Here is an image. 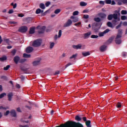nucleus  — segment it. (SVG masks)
Segmentation results:
<instances>
[{
    "instance_id": "f257e3e1",
    "label": "nucleus",
    "mask_w": 127,
    "mask_h": 127,
    "mask_svg": "<svg viewBox=\"0 0 127 127\" xmlns=\"http://www.w3.org/2000/svg\"><path fill=\"white\" fill-rule=\"evenodd\" d=\"M41 43H42V40L41 39H37L34 41L32 46L33 47H39L41 45Z\"/></svg>"
},
{
    "instance_id": "f03ea898",
    "label": "nucleus",
    "mask_w": 127,
    "mask_h": 127,
    "mask_svg": "<svg viewBox=\"0 0 127 127\" xmlns=\"http://www.w3.org/2000/svg\"><path fill=\"white\" fill-rule=\"evenodd\" d=\"M114 18V19H118V14L114 13L108 15L107 17V19L108 20H112Z\"/></svg>"
},
{
    "instance_id": "7ed1b4c3",
    "label": "nucleus",
    "mask_w": 127,
    "mask_h": 127,
    "mask_svg": "<svg viewBox=\"0 0 127 127\" xmlns=\"http://www.w3.org/2000/svg\"><path fill=\"white\" fill-rule=\"evenodd\" d=\"M28 28L26 26H23L19 28L18 30L19 32H21V33H24L27 31Z\"/></svg>"
},
{
    "instance_id": "20e7f679",
    "label": "nucleus",
    "mask_w": 127,
    "mask_h": 127,
    "mask_svg": "<svg viewBox=\"0 0 127 127\" xmlns=\"http://www.w3.org/2000/svg\"><path fill=\"white\" fill-rule=\"evenodd\" d=\"M115 43L118 45L121 44L122 43V37L117 36L115 38Z\"/></svg>"
},
{
    "instance_id": "39448f33",
    "label": "nucleus",
    "mask_w": 127,
    "mask_h": 127,
    "mask_svg": "<svg viewBox=\"0 0 127 127\" xmlns=\"http://www.w3.org/2000/svg\"><path fill=\"white\" fill-rule=\"evenodd\" d=\"M101 20H104L107 17V14L104 12H100L98 14Z\"/></svg>"
},
{
    "instance_id": "423d86ee",
    "label": "nucleus",
    "mask_w": 127,
    "mask_h": 127,
    "mask_svg": "<svg viewBox=\"0 0 127 127\" xmlns=\"http://www.w3.org/2000/svg\"><path fill=\"white\" fill-rule=\"evenodd\" d=\"M26 61V59H20L19 57L16 56V64L19 62V63H24V62H25Z\"/></svg>"
},
{
    "instance_id": "0eeeda50",
    "label": "nucleus",
    "mask_w": 127,
    "mask_h": 127,
    "mask_svg": "<svg viewBox=\"0 0 127 127\" xmlns=\"http://www.w3.org/2000/svg\"><path fill=\"white\" fill-rule=\"evenodd\" d=\"M70 25H72V21L71 19H68L67 21L64 24V27H69V26H70Z\"/></svg>"
},
{
    "instance_id": "6e6552de",
    "label": "nucleus",
    "mask_w": 127,
    "mask_h": 127,
    "mask_svg": "<svg viewBox=\"0 0 127 127\" xmlns=\"http://www.w3.org/2000/svg\"><path fill=\"white\" fill-rule=\"evenodd\" d=\"M46 29V27H45V26L41 27L40 28V30L38 31L39 34H42L44 33V31H45Z\"/></svg>"
},
{
    "instance_id": "1a4fd4ad",
    "label": "nucleus",
    "mask_w": 127,
    "mask_h": 127,
    "mask_svg": "<svg viewBox=\"0 0 127 127\" xmlns=\"http://www.w3.org/2000/svg\"><path fill=\"white\" fill-rule=\"evenodd\" d=\"M110 29H107L105 31H104L103 32H100L99 33V36L100 37H102L105 35L106 33H108V32H109Z\"/></svg>"
},
{
    "instance_id": "9d476101",
    "label": "nucleus",
    "mask_w": 127,
    "mask_h": 127,
    "mask_svg": "<svg viewBox=\"0 0 127 127\" xmlns=\"http://www.w3.org/2000/svg\"><path fill=\"white\" fill-rule=\"evenodd\" d=\"M33 51V48L32 47L29 46L26 49V53H31Z\"/></svg>"
},
{
    "instance_id": "9b49d317",
    "label": "nucleus",
    "mask_w": 127,
    "mask_h": 127,
    "mask_svg": "<svg viewBox=\"0 0 127 127\" xmlns=\"http://www.w3.org/2000/svg\"><path fill=\"white\" fill-rule=\"evenodd\" d=\"M10 116L11 117H13V118H15L16 117V112L14 110H11L10 111Z\"/></svg>"
},
{
    "instance_id": "f8f14e48",
    "label": "nucleus",
    "mask_w": 127,
    "mask_h": 127,
    "mask_svg": "<svg viewBox=\"0 0 127 127\" xmlns=\"http://www.w3.org/2000/svg\"><path fill=\"white\" fill-rule=\"evenodd\" d=\"M72 48L74 49H81L82 48V45L79 44L77 45H72Z\"/></svg>"
},
{
    "instance_id": "ddd939ff",
    "label": "nucleus",
    "mask_w": 127,
    "mask_h": 127,
    "mask_svg": "<svg viewBox=\"0 0 127 127\" xmlns=\"http://www.w3.org/2000/svg\"><path fill=\"white\" fill-rule=\"evenodd\" d=\"M107 50V46L104 45L100 47V51L101 52H104V51H106Z\"/></svg>"
},
{
    "instance_id": "4468645a",
    "label": "nucleus",
    "mask_w": 127,
    "mask_h": 127,
    "mask_svg": "<svg viewBox=\"0 0 127 127\" xmlns=\"http://www.w3.org/2000/svg\"><path fill=\"white\" fill-rule=\"evenodd\" d=\"M20 69L22 71H23L24 72V74H27L28 72H27V70H28V68L25 67V66H20Z\"/></svg>"
},
{
    "instance_id": "2eb2a0df",
    "label": "nucleus",
    "mask_w": 127,
    "mask_h": 127,
    "mask_svg": "<svg viewBox=\"0 0 127 127\" xmlns=\"http://www.w3.org/2000/svg\"><path fill=\"white\" fill-rule=\"evenodd\" d=\"M92 26L95 32H98V31H99V29L95 28V26H98V23H94L92 24Z\"/></svg>"
},
{
    "instance_id": "dca6fc26",
    "label": "nucleus",
    "mask_w": 127,
    "mask_h": 127,
    "mask_svg": "<svg viewBox=\"0 0 127 127\" xmlns=\"http://www.w3.org/2000/svg\"><path fill=\"white\" fill-rule=\"evenodd\" d=\"M35 32V27H33L30 28V30L29 31V34H33Z\"/></svg>"
},
{
    "instance_id": "f3484780",
    "label": "nucleus",
    "mask_w": 127,
    "mask_h": 127,
    "mask_svg": "<svg viewBox=\"0 0 127 127\" xmlns=\"http://www.w3.org/2000/svg\"><path fill=\"white\" fill-rule=\"evenodd\" d=\"M90 35H91V32H88L84 34L83 38L84 39H87V38H89V37H90Z\"/></svg>"
},
{
    "instance_id": "a211bd4d",
    "label": "nucleus",
    "mask_w": 127,
    "mask_h": 127,
    "mask_svg": "<svg viewBox=\"0 0 127 127\" xmlns=\"http://www.w3.org/2000/svg\"><path fill=\"white\" fill-rule=\"evenodd\" d=\"M114 39H115V36H113L111 37L107 41V44H111L112 42H113V41L114 40Z\"/></svg>"
},
{
    "instance_id": "6ab92c4d",
    "label": "nucleus",
    "mask_w": 127,
    "mask_h": 127,
    "mask_svg": "<svg viewBox=\"0 0 127 127\" xmlns=\"http://www.w3.org/2000/svg\"><path fill=\"white\" fill-rule=\"evenodd\" d=\"M122 35H123V30H122V29H120L118 30V33L117 36H119L120 37H122Z\"/></svg>"
},
{
    "instance_id": "aec40b11",
    "label": "nucleus",
    "mask_w": 127,
    "mask_h": 127,
    "mask_svg": "<svg viewBox=\"0 0 127 127\" xmlns=\"http://www.w3.org/2000/svg\"><path fill=\"white\" fill-rule=\"evenodd\" d=\"M40 64V61H35L33 62V66H37Z\"/></svg>"
},
{
    "instance_id": "412c9836",
    "label": "nucleus",
    "mask_w": 127,
    "mask_h": 127,
    "mask_svg": "<svg viewBox=\"0 0 127 127\" xmlns=\"http://www.w3.org/2000/svg\"><path fill=\"white\" fill-rule=\"evenodd\" d=\"M85 125L87 126V127H92L91 126V121L88 120L85 122Z\"/></svg>"
},
{
    "instance_id": "4be33fe9",
    "label": "nucleus",
    "mask_w": 127,
    "mask_h": 127,
    "mask_svg": "<svg viewBox=\"0 0 127 127\" xmlns=\"http://www.w3.org/2000/svg\"><path fill=\"white\" fill-rule=\"evenodd\" d=\"M94 20L96 22H101L102 20L100 17H96L94 18Z\"/></svg>"
},
{
    "instance_id": "5701e85b",
    "label": "nucleus",
    "mask_w": 127,
    "mask_h": 127,
    "mask_svg": "<svg viewBox=\"0 0 127 127\" xmlns=\"http://www.w3.org/2000/svg\"><path fill=\"white\" fill-rule=\"evenodd\" d=\"M82 54L84 57H86V56H89L90 55V52H82Z\"/></svg>"
},
{
    "instance_id": "b1692460",
    "label": "nucleus",
    "mask_w": 127,
    "mask_h": 127,
    "mask_svg": "<svg viewBox=\"0 0 127 127\" xmlns=\"http://www.w3.org/2000/svg\"><path fill=\"white\" fill-rule=\"evenodd\" d=\"M12 96H13V94H12V93H10L8 94V101H11V99H12Z\"/></svg>"
},
{
    "instance_id": "393cba45",
    "label": "nucleus",
    "mask_w": 127,
    "mask_h": 127,
    "mask_svg": "<svg viewBox=\"0 0 127 127\" xmlns=\"http://www.w3.org/2000/svg\"><path fill=\"white\" fill-rule=\"evenodd\" d=\"M23 57L24 58H30V57H31V55L24 53L23 55Z\"/></svg>"
},
{
    "instance_id": "a878e982",
    "label": "nucleus",
    "mask_w": 127,
    "mask_h": 127,
    "mask_svg": "<svg viewBox=\"0 0 127 127\" xmlns=\"http://www.w3.org/2000/svg\"><path fill=\"white\" fill-rule=\"evenodd\" d=\"M6 59H7L6 56H3L1 58H0V61L1 62H3V61H5Z\"/></svg>"
},
{
    "instance_id": "bb28decb",
    "label": "nucleus",
    "mask_w": 127,
    "mask_h": 127,
    "mask_svg": "<svg viewBox=\"0 0 127 127\" xmlns=\"http://www.w3.org/2000/svg\"><path fill=\"white\" fill-rule=\"evenodd\" d=\"M54 45H55V43H54V42H50V49H52V48H53V47H54Z\"/></svg>"
},
{
    "instance_id": "cd10ccee",
    "label": "nucleus",
    "mask_w": 127,
    "mask_h": 127,
    "mask_svg": "<svg viewBox=\"0 0 127 127\" xmlns=\"http://www.w3.org/2000/svg\"><path fill=\"white\" fill-rule=\"evenodd\" d=\"M75 120L76 121H77V122H80L82 120V119H81L80 118V116L77 115V116H75Z\"/></svg>"
},
{
    "instance_id": "c85d7f7f",
    "label": "nucleus",
    "mask_w": 127,
    "mask_h": 127,
    "mask_svg": "<svg viewBox=\"0 0 127 127\" xmlns=\"http://www.w3.org/2000/svg\"><path fill=\"white\" fill-rule=\"evenodd\" d=\"M80 5L81 6H86V5H87V3L84 1H81L80 2Z\"/></svg>"
},
{
    "instance_id": "c756f323",
    "label": "nucleus",
    "mask_w": 127,
    "mask_h": 127,
    "mask_svg": "<svg viewBox=\"0 0 127 127\" xmlns=\"http://www.w3.org/2000/svg\"><path fill=\"white\" fill-rule=\"evenodd\" d=\"M107 26H108V27L113 28V24L112 23V22L110 21L107 22Z\"/></svg>"
},
{
    "instance_id": "7c9ffc66",
    "label": "nucleus",
    "mask_w": 127,
    "mask_h": 127,
    "mask_svg": "<svg viewBox=\"0 0 127 127\" xmlns=\"http://www.w3.org/2000/svg\"><path fill=\"white\" fill-rule=\"evenodd\" d=\"M40 8H42V9H45V5H44V3H41L40 4Z\"/></svg>"
},
{
    "instance_id": "2f4dec72",
    "label": "nucleus",
    "mask_w": 127,
    "mask_h": 127,
    "mask_svg": "<svg viewBox=\"0 0 127 127\" xmlns=\"http://www.w3.org/2000/svg\"><path fill=\"white\" fill-rule=\"evenodd\" d=\"M11 55L12 56H14L16 53V50L15 49H13L11 52Z\"/></svg>"
},
{
    "instance_id": "473e14b6",
    "label": "nucleus",
    "mask_w": 127,
    "mask_h": 127,
    "mask_svg": "<svg viewBox=\"0 0 127 127\" xmlns=\"http://www.w3.org/2000/svg\"><path fill=\"white\" fill-rule=\"evenodd\" d=\"M61 11V9H57L55 10V13L56 14H58V13H60Z\"/></svg>"
},
{
    "instance_id": "72a5a7b5",
    "label": "nucleus",
    "mask_w": 127,
    "mask_h": 127,
    "mask_svg": "<svg viewBox=\"0 0 127 127\" xmlns=\"http://www.w3.org/2000/svg\"><path fill=\"white\" fill-rule=\"evenodd\" d=\"M117 107L118 109H121V108H122V103L121 102H118L117 105Z\"/></svg>"
},
{
    "instance_id": "f704fd0d",
    "label": "nucleus",
    "mask_w": 127,
    "mask_h": 127,
    "mask_svg": "<svg viewBox=\"0 0 127 127\" xmlns=\"http://www.w3.org/2000/svg\"><path fill=\"white\" fill-rule=\"evenodd\" d=\"M77 56H78V54H75L74 55H73L72 56H71L69 58V59H73V58H76V57H77Z\"/></svg>"
},
{
    "instance_id": "c9c22d12",
    "label": "nucleus",
    "mask_w": 127,
    "mask_h": 127,
    "mask_svg": "<svg viewBox=\"0 0 127 127\" xmlns=\"http://www.w3.org/2000/svg\"><path fill=\"white\" fill-rule=\"evenodd\" d=\"M10 67V65H7L6 67H4L3 70H4L5 71H7V70H8V69H9Z\"/></svg>"
},
{
    "instance_id": "e433bc0d",
    "label": "nucleus",
    "mask_w": 127,
    "mask_h": 127,
    "mask_svg": "<svg viewBox=\"0 0 127 127\" xmlns=\"http://www.w3.org/2000/svg\"><path fill=\"white\" fill-rule=\"evenodd\" d=\"M121 14H122V15L127 14V10H122L121 11Z\"/></svg>"
},
{
    "instance_id": "4c0bfd02",
    "label": "nucleus",
    "mask_w": 127,
    "mask_h": 127,
    "mask_svg": "<svg viewBox=\"0 0 127 127\" xmlns=\"http://www.w3.org/2000/svg\"><path fill=\"white\" fill-rule=\"evenodd\" d=\"M40 13H41V10L40 8H38L36 10V14H39Z\"/></svg>"
},
{
    "instance_id": "58836bf2",
    "label": "nucleus",
    "mask_w": 127,
    "mask_h": 127,
    "mask_svg": "<svg viewBox=\"0 0 127 127\" xmlns=\"http://www.w3.org/2000/svg\"><path fill=\"white\" fill-rule=\"evenodd\" d=\"M62 35V30H60L59 31V35H58L59 38H60V37H61Z\"/></svg>"
},
{
    "instance_id": "ea45409f",
    "label": "nucleus",
    "mask_w": 127,
    "mask_h": 127,
    "mask_svg": "<svg viewBox=\"0 0 127 127\" xmlns=\"http://www.w3.org/2000/svg\"><path fill=\"white\" fill-rule=\"evenodd\" d=\"M105 2L107 4H111L112 3V0H106Z\"/></svg>"
},
{
    "instance_id": "a19ab883",
    "label": "nucleus",
    "mask_w": 127,
    "mask_h": 127,
    "mask_svg": "<svg viewBox=\"0 0 127 127\" xmlns=\"http://www.w3.org/2000/svg\"><path fill=\"white\" fill-rule=\"evenodd\" d=\"M6 95V94L5 93H3L0 95V99H2L3 97Z\"/></svg>"
},
{
    "instance_id": "79ce46f5",
    "label": "nucleus",
    "mask_w": 127,
    "mask_h": 127,
    "mask_svg": "<svg viewBox=\"0 0 127 127\" xmlns=\"http://www.w3.org/2000/svg\"><path fill=\"white\" fill-rule=\"evenodd\" d=\"M122 20H126L127 19V16L126 15H122L121 16Z\"/></svg>"
},
{
    "instance_id": "37998d69",
    "label": "nucleus",
    "mask_w": 127,
    "mask_h": 127,
    "mask_svg": "<svg viewBox=\"0 0 127 127\" xmlns=\"http://www.w3.org/2000/svg\"><path fill=\"white\" fill-rule=\"evenodd\" d=\"M73 22H77L78 21H79V19L78 18V17H75L74 19H73L72 20Z\"/></svg>"
},
{
    "instance_id": "c03bdc74",
    "label": "nucleus",
    "mask_w": 127,
    "mask_h": 127,
    "mask_svg": "<svg viewBox=\"0 0 127 127\" xmlns=\"http://www.w3.org/2000/svg\"><path fill=\"white\" fill-rule=\"evenodd\" d=\"M99 37V36L96 35H92L91 36V38H98Z\"/></svg>"
},
{
    "instance_id": "a18cd8bd",
    "label": "nucleus",
    "mask_w": 127,
    "mask_h": 127,
    "mask_svg": "<svg viewBox=\"0 0 127 127\" xmlns=\"http://www.w3.org/2000/svg\"><path fill=\"white\" fill-rule=\"evenodd\" d=\"M51 3V2H50V1H47V2H46L45 5L47 7H48V6L50 5Z\"/></svg>"
},
{
    "instance_id": "49530a36",
    "label": "nucleus",
    "mask_w": 127,
    "mask_h": 127,
    "mask_svg": "<svg viewBox=\"0 0 127 127\" xmlns=\"http://www.w3.org/2000/svg\"><path fill=\"white\" fill-rule=\"evenodd\" d=\"M79 14V11H75L73 12V15H78Z\"/></svg>"
},
{
    "instance_id": "de8ad7c7",
    "label": "nucleus",
    "mask_w": 127,
    "mask_h": 127,
    "mask_svg": "<svg viewBox=\"0 0 127 127\" xmlns=\"http://www.w3.org/2000/svg\"><path fill=\"white\" fill-rule=\"evenodd\" d=\"M11 5H12V6H13V8H15L16 7V3L14 4L13 2H12L11 3Z\"/></svg>"
},
{
    "instance_id": "09e8293b",
    "label": "nucleus",
    "mask_w": 127,
    "mask_h": 127,
    "mask_svg": "<svg viewBox=\"0 0 127 127\" xmlns=\"http://www.w3.org/2000/svg\"><path fill=\"white\" fill-rule=\"evenodd\" d=\"M9 114H10V112L8 110L6 111L4 114V116H8Z\"/></svg>"
},
{
    "instance_id": "8fccbe9b",
    "label": "nucleus",
    "mask_w": 127,
    "mask_h": 127,
    "mask_svg": "<svg viewBox=\"0 0 127 127\" xmlns=\"http://www.w3.org/2000/svg\"><path fill=\"white\" fill-rule=\"evenodd\" d=\"M83 18L85 19H88V18H89V15H84Z\"/></svg>"
},
{
    "instance_id": "3c124183",
    "label": "nucleus",
    "mask_w": 127,
    "mask_h": 127,
    "mask_svg": "<svg viewBox=\"0 0 127 127\" xmlns=\"http://www.w3.org/2000/svg\"><path fill=\"white\" fill-rule=\"evenodd\" d=\"M18 16L19 17H23V16H24V14H23V13H19L18 14Z\"/></svg>"
},
{
    "instance_id": "603ef678",
    "label": "nucleus",
    "mask_w": 127,
    "mask_h": 127,
    "mask_svg": "<svg viewBox=\"0 0 127 127\" xmlns=\"http://www.w3.org/2000/svg\"><path fill=\"white\" fill-rule=\"evenodd\" d=\"M21 88V86L19 84H16V89H20Z\"/></svg>"
},
{
    "instance_id": "864d4df0",
    "label": "nucleus",
    "mask_w": 127,
    "mask_h": 127,
    "mask_svg": "<svg viewBox=\"0 0 127 127\" xmlns=\"http://www.w3.org/2000/svg\"><path fill=\"white\" fill-rule=\"evenodd\" d=\"M8 13H9V14H11V13H13V9L9 10Z\"/></svg>"
},
{
    "instance_id": "5fc2aeb1",
    "label": "nucleus",
    "mask_w": 127,
    "mask_h": 127,
    "mask_svg": "<svg viewBox=\"0 0 127 127\" xmlns=\"http://www.w3.org/2000/svg\"><path fill=\"white\" fill-rule=\"evenodd\" d=\"M121 26H122V23H121L120 24H119L118 26H117L116 27V29H119V28H120V27H121Z\"/></svg>"
},
{
    "instance_id": "6e6d98bb",
    "label": "nucleus",
    "mask_w": 127,
    "mask_h": 127,
    "mask_svg": "<svg viewBox=\"0 0 127 127\" xmlns=\"http://www.w3.org/2000/svg\"><path fill=\"white\" fill-rule=\"evenodd\" d=\"M112 22L113 24H116L117 22V19H114V20H113Z\"/></svg>"
},
{
    "instance_id": "4d7b16f0",
    "label": "nucleus",
    "mask_w": 127,
    "mask_h": 127,
    "mask_svg": "<svg viewBox=\"0 0 127 127\" xmlns=\"http://www.w3.org/2000/svg\"><path fill=\"white\" fill-rule=\"evenodd\" d=\"M89 12V10L85 9L83 11V13H88Z\"/></svg>"
},
{
    "instance_id": "13d9d810",
    "label": "nucleus",
    "mask_w": 127,
    "mask_h": 127,
    "mask_svg": "<svg viewBox=\"0 0 127 127\" xmlns=\"http://www.w3.org/2000/svg\"><path fill=\"white\" fill-rule=\"evenodd\" d=\"M4 110L5 111H6V108L3 107L2 106L0 107V110Z\"/></svg>"
},
{
    "instance_id": "bf43d9fd",
    "label": "nucleus",
    "mask_w": 127,
    "mask_h": 127,
    "mask_svg": "<svg viewBox=\"0 0 127 127\" xmlns=\"http://www.w3.org/2000/svg\"><path fill=\"white\" fill-rule=\"evenodd\" d=\"M80 24H81V22H79L78 23H75L74 25L75 26H78V25H80Z\"/></svg>"
},
{
    "instance_id": "052dcab7",
    "label": "nucleus",
    "mask_w": 127,
    "mask_h": 127,
    "mask_svg": "<svg viewBox=\"0 0 127 127\" xmlns=\"http://www.w3.org/2000/svg\"><path fill=\"white\" fill-rule=\"evenodd\" d=\"M122 2L125 4H127V0H123Z\"/></svg>"
},
{
    "instance_id": "680f3d73",
    "label": "nucleus",
    "mask_w": 127,
    "mask_h": 127,
    "mask_svg": "<svg viewBox=\"0 0 127 127\" xmlns=\"http://www.w3.org/2000/svg\"><path fill=\"white\" fill-rule=\"evenodd\" d=\"M70 65H72L71 63H68L65 65V68H67V67H69V66H70Z\"/></svg>"
},
{
    "instance_id": "e2e57ef3",
    "label": "nucleus",
    "mask_w": 127,
    "mask_h": 127,
    "mask_svg": "<svg viewBox=\"0 0 127 127\" xmlns=\"http://www.w3.org/2000/svg\"><path fill=\"white\" fill-rule=\"evenodd\" d=\"M17 112H18L19 113H21V110H20V108H17L16 109Z\"/></svg>"
},
{
    "instance_id": "0e129e2a",
    "label": "nucleus",
    "mask_w": 127,
    "mask_h": 127,
    "mask_svg": "<svg viewBox=\"0 0 127 127\" xmlns=\"http://www.w3.org/2000/svg\"><path fill=\"white\" fill-rule=\"evenodd\" d=\"M99 3L100 4H105V2L104 1H102V0H100V1H99Z\"/></svg>"
},
{
    "instance_id": "69168bd1",
    "label": "nucleus",
    "mask_w": 127,
    "mask_h": 127,
    "mask_svg": "<svg viewBox=\"0 0 127 127\" xmlns=\"http://www.w3.org/2000/svg\"><path fill=\"white\" fill-rule=\"evenodd\" d=\"M19 127H29V126H28V125H24V126L20 125Z\"/></svg>"
},
{
    "instance_id": "338daca9",
    "label": "nucleus",
    "mask_w": 127,
    "mask_h": 127,
    "mask_svg": "<svg viewBox=\"0 0 127 127\" xmlns=\"http://www.w3.org/2000/svg\"><path fill=\"white\" fill-rule=\"evenodd\" d=\"M20 78H21L22 81H24V79H25L24 76H23V75H21Z\"/></svg>"
},
{
    "instance_id": "774afa93",
    "label": "nucleus",
    "mask_w": 127,
    "mask_h": 127,
    "mask_svg": "<svg viewBox=\"0 0 127 127\" xmlns=\"http://www.w3.org/2000/svg\"><path fill=\"white\" fill-rule=\"evenodd\" d=\"M123 25L124 26H127V21L124 22Z\"/></svg>"
}]
</instances>
